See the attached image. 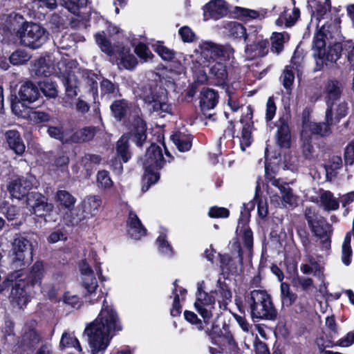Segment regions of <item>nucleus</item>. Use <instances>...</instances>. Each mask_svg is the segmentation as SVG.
<instances>
[{
  "instance_id": "1",
  "label": "nucleus",
  "mask_w": 354,
  "mask_h": 354,
  "mask_svg": "<svg viewBox=\"0 0 354 354\" xmlns=\"http://www.w3.org/2000/svg\"><path fill=\"white\" fill-rule=\"evenodd\" d=\"M122 330V325L117 311L104 299L97 318L88 324L84 330L91 354H102L113 337Z\"/></svg>"
},
{
  "instance_id": "2",
  "label": "nucleus",
  "mask_w": 354,
  "mask_h": 354,
  "mask_svg": "<svg viewBox=\"0 0 354 354\" xmlns=\"http://www.w3.org/2000/svg\"><path fill=\"white\" fill-rule=\"evenodd\" d=\"M32 181L24 176L12 180L7 186L8 191L12 198L21 200L26 197V204L29 212L38 217L44 218L53 212L54 206L48 202V198L37 192H31Z\"/></svg>"
},
{
  "instance_id": "3",
  "label": "nucleus",
  "mask_w": 354,
  "mask_h": 354,
  "mask_svg": "<svg viewBox=\"0 0 354 354\" xmlns=\"http://www.w3.org/2000/svg\"><path fill=\"white\" fill-rule=\"evenodd\" d=\"M247 310L254 322L259 320L275 321L278 311L271 295L266 290H253L244 295Z\"/></svg>"
},
{
  "instance_id": "4",
  "label": "nucleus",
  "mask_w": 354,
  "mask_h": 354,
  "mask_svg": "<svg viewBox=\"0 0 354 354\" xmlns=\"http://www.w3.org/2000/svg\"><path fill=\"white\" fill-rule=\"evenodd\" d=\"M205 333L209 337L211 343L218 347L216 348L209 346L210 354H223L227 353V350L231 352L238 348V344L230 330V326L225 322L223 324L222 329L218 325L213 323L210 329L205 330Z\"/></svg>"
},
{
  "instance_id": "5",
  "label": "nucleus",
  "mask_w": 354,
  "mask_h": 354,
  "mask_svg": "<svg viewBox=\"0 0 354 354\" xmlns=\"http://www.w3.org/2000/svg\"><path fill=\"white\" fill-rule=\"evenodd\" d=\"M140 97L149 107L151 112H156L160 115L162 113L172 115V105L169 103L168 91L166 88L156 86H144Z\"/></svg>"
},
{
  "instance_id": "6",
  "label": "nucleus",
  "mask_w": 354,
  "mask_h": 354,
  "mask_svg": "<svg viewBox=\"0 0 354 354\" xmlns=\"http://www.w3.org/2000/svg\"><path fill=\"white\" fill-rule=\"evenodd\" d=\"M21 44L31 49H37L46 43L49 33L41 25L24 21L16 33Z\"/></svg>"
},
{
  "instance_id": "7",
  "label": "nucleus",
  "mask_w": 354,
  "mask_h": 354,
  "mask_svg": "<svg viewBox=\"0 0 354 354\" xmlns=\"http://www.w3.org/2000/svg\"><path fill=\"white\" fill-rule=\"evenodd\" d=\"M32 245L30 240L19 235L14 239L10 253V266L23 271L32 259Z\"/></svg>"
},
{
  "instance_id": "8",
  "label": "nucleus",
  "mask_w": 354,
  "mask_h": 354,
  "mask_svg": "<svg viewBox=\"0 0 354 354\" xmlns=\"http://www.w3.org/2000/svg\"><path fill=\"white\" fill-rule=\"evenodd\" d=\"M40 93L39 88L31 81L23 84L18 92V95L11 93L10 95V106L13 112L21 111L19 104L22 107H28L29 104L39 99Z\"/></svg>"
},
{
  "instance_id": "9",
  "label": "nucleus",
  "mask_w": 354,
  "mask_h": 354,
  "mask_svg": "<svg viewBox=\"0 0 354 354\" xmlns=\"http://www.w3.org/2000/svg\"><path fill=\"white\" fill-rule=\"evenodd\" d=\"M204 288V281L198 282L196 299L194 305L196 311L203 317V322L208 324L213 317L212 310L214 309L215 298L205 292Z\"/></svg>"
},
{
  "instance_id": "10",
  "label": "nucleus",
  "mask_w": 354,
  "mask_h": 354,
  "mask_svg": "<svg viewBox=\"0 0 354 354\" xmlns=\"http://www.w3.org/2000/svg\"><path fill=\"white\" fill-rule=\"evenodd\" d=\"M147 124L142 115H134L129 122L128 131L123 133L136 147L142 148L147 138Z\"/></svg>"
},
{
  "instance_id": "11",
  "label": "nucleus",
  "mask_w": 354,
  "mask_h": 354,
  "mask_svg": "<svg viewBox=\"0 0 354 354\" xmlns=\"http://www.w3.org/2000/svg\"><path fill=\"white\" fill-rule=\"evenodd\" d=\"M20 276L12 286L10 297L13 303L21 308L30 301L31 290L34 286L23 278L22 271H20Z\"/></svg>"
},
{
  "instance_id": "12",
  "label": "nucleus",
  "mask_w": 354,
  "mask_h": 354,
  "mask_svg": "<svg viewBox=\"0 0 354 354\" xmlns=\"http://www.w3.org/2000/svg\"><path fill=\"white\" fill-rule=\"evenodd\" d=\"M269 53V41L262 35H256L254 40L245 46V53L250 60L266 57Z\"/></svg>"
},
{
  "instance_id": "13",
  "label": "nucleus",
  "mask_w": 354,
  "mask_h": 354,
  "mask_svg": "<svg viewBox=\"0 0 354 354\" xmlns=\"http://www.w3.org/2000/svg\"><path fill=\"white\" fill-rule=\"evenodd\" d=\"M166 163L161 147L156 143H151L147 149L142 166L152 167L162 169Z\"/></svg>"
},
{
  "instance_id": "14",
  "label": "nucleus",
  "mask_w": 354,
  "mask_h": 354,
  "mask_svg": "<svg viewBox=\"0 0 354 354\" xmlns=\"http://www.w3.org/2000/svg\"><path fill=\"white\" fill-rule=\"evenodd\" d=\"M277 130L275 134L277 145L281 149H290L291 147V132L288 118L282 115L279 118Z\"/></svg>"
},
{
  "instance_id": "15",
  "label": "nucleus",
  "mask_w": 354,
  "mask_h": 354,
  "mask_svg": "<svg viewBox=\"0 0 354 354\" xmlns=\"http://www.w3.org/2000/svg\"><path fill=\"white\" fill-rule=\"evenodd\" d=\"M227 5L225 0H211L204 6V17L206 19H221L227 13Z\"/></svg>"
},
{
  "instance_id": "16",
  "label": "nucleus",
  "mask_w": 354,
  "mask_h": 354,
  "mask_svg": "<svg viewBox=\"0 0 354 354\" xmlns=\"http://www.w3.org/2000/svg\"><path fill=\"white\" fill-rule=\"evenodd\" d=\"M342 53H344V42H335L330 44L324 53V59H320L316 70L321 71L324 65L336 63Z\"/></svg>"
},
{
  "instance_id": "17",
  "label": "nucleus",
  "mask_w": 354,
  "mask_h": 354,
  "mask_svg": "<svg viewBox=\"0 0 354 354\" xmlns=\"http://www.w3.org/2000/svg\"><path fill=\"white\" fill-rule=\"evenodd\" d=\"M209 74L214 80L215 84L227 88L228 85V72L225 63L221 62H210Z\"/></svg>"
},
{
  "instance_id": "18",
  "label": "nucleus",
  "mask_w": 354,
  "mask_h": 354,
  "mask_svg": "<svg viewBox=\"0 0 354 354\" xmlns=\"http://www.w3.org/2000/svg\"><path fill=\"white\" fill-rule=\"evenodd\" d=\"M62 83L65 87V102L71 103L77 97L79 91V80L77 75L72 72L64 73Z\"/></svg>"
},
{
  "instance_id": "19",
  "label": "nucleus",
  "mask_w": 354,
  "mask_h": 354,
  "mask_svg": "<svg viewBox=\"0 0 354 354\" xmlns=\"http://www.w3.org/2000/svg\"><path fill=\"white\" fill-rule=\"evenodd\" d=\"M219 95L216 91L209 87H203L200 93L199 106L201 111L214 109L218 103Z\"/></svg>"
},
{
  "instance_id": "20",
  "label": "nucleus",
  "mask_w": 354,
  "mask_h": 354,
  "mask_svg": "<svg viewBox=\"0 0 354 354\" xmlns=\"http://www.w3.org/2000/svg\"><path fill=\"white\" fill-rule=\"evenodd\" d=\"M325 31H328V30L326 29V24L323 25L320 30L316 32L313 37V57L316 62V67L317 66L320 59H324V53L326 50V34L324 32Z\"/></svg>"
},
{
  "instance_id": "21",
  "label": "nucleus",
  "mask_w": 354,
  "mask_h": 354,
  "mask_svg": "<svg viewBox=\"0 0 354 354\" xmlns=\"http://www.w3.org/2000/svg\"><path fill=\"white\" fill-rule=\"evenodd\" d=\"M102 198L100 196H88L82 202V215L78 218L84 220L89 216L98 214L102 205Z\"/></svg>"
},
{
  "instance_id": "22",
  "label": "nucleus",
  "mask_w": 354,
  "mask_h": 354,
  "mask_svg": "<svg viewBox=\"0 0 354 354\" xmlns=\"http://www.w3.org/2000/svg\"><path fill=\"white\" fill-rule=\"evenodd\" d=\"M305 219L311 232L317 236L322 239L326 234L324 229V218L311 209L306 208L305 210Z\"/></svg>"
},
{
  "instance_id": "23",
  "label": "nucleus",
  "mask_w": 354,
  "mask_h": 354,
  "mask_svg": "<svg viewBox=\"0 0 354 354\" xmlns=\"http://www.w3.org/2000/svg\"><path fill=\"white\" fill-rule=\"evenodd\" d=\"M324 93L326 104H335L339 100L342 93V83L337 79L328 80L325 84Z\"/></svg>"
},
{
  "instance_id": "24",
  "label": "nucleus",
  "mask_w": 354,
  "mask_h": 354,
  "mask_svg": "<svg viewBox=\"0 0 354 354\" xmlns=\"http://www.w3.org/2000/svg\"><path fill=\"white\" fill-rule=\"evenodd\" d=\"M80 270L82 274L86 276L83 279L82 286L88 295L93 294L98 287V283L95 277L93 276V270L86 260L82 261Z\"/></svg>"
},
{
  "instance_id": "25",
  "label": "nucleus",
  "mask_w": 354,
  "mask_h": 354,
  "mask_svg": "<svg viewBox=\"0 0 354 354\" xmlns=\"http://www.w3.org/2000/svg\"><path fill=\"white\" fill-rule=\"evenodd\" d=\"M127 224L130 228L129 234L132 239L140 240L142 236L147 235V230L143 225L137 214L132 211L129 212Z\"/></svg>"
},
{
  "instance_id": "26",
  "label": "nucleus",
  "mask_w": 354,
  "mask_h": 354,
  "mask_svg": "<svg viewBox=\"0 0 354 354\" xmlns=\"http://www.w3.org/2000/svg\"><path fill=\"white\" fill-rule=\"evenodd\" d=\"M6 142L17 155H22L26 149V146L21 136L20 133L17 130H8L5 133Z\"/></svg>"
},
{
  "instance_id": "27",
  "label": "nucleus",
  "mask_w": 354,
  "mask_h": 354,
  "mask_svg": "<svg viewBox=\"0 0 354 354\" xmlns=\"http://www.w3.org/2000/svg\"><path fill=\"white\" fill-rule=\"evenodd\" d=\"M129 109V102L124 98L115 100L110 105L111 114L117 122H122L127 118Z\"/></svg>"
},
{
  "instance_id": "28",
  "label": "nucleus",
  "mask_w": 354,
  "mask_h": 354,
  "mask_svg": "<svg viewBox=\"0 0 354 354\" xmlns=\"http://www.w3.org/2000/svg\"><path fill=\"white\" fill-rule=\"evenodd\" d=\"M44 274L45 270L44 263L41 261H37L31 266L28 274L23 273V278L32 286L36 285L40 286L44 277Z\"/></svg>"
},
{
  "instance_id": "29",
  "label": "nucleus",
  "mask_w": 354,
  "mask_h": 354,
  "mask_svg": "<svg viewBox=\"0 0 354 354\" xmlns=\"http://www.w3.org/2000/svg\"><path fill=\"white\" fill-rule=\"evenodd\" d=\"M290 34L286 31L273 32L270 37V51L277 55L284 50V45L290 40Z\"/></svg>"
},
{
  "instance_id": "30",
  "label": "nucleus",
  "mask_w": 354,
  "mask_h": 354,
  "mask_svg": "<svg viewBox=\"0 0 354 354\" xmlns=\"http://www.w3.org/2000/svg\"><path fill=\"white\" fill-rule=\"evenodd\" d=\"M193 136L177 131L171 136V140L180 152L189 151L192 147Z\"/></svg>"
},
{
  "instance_id": "31",
  "label": "nucleus",
  "mask_w": 354,
  "mask_h": 354,
  "mask_svg": "<svg viewBox=\"0 0 354 354\" xmlns=\"http://www.w3.org/2000/svg\"><path fill=\"white\" fill-rule=\"evenodd\" d=\"M55 199L58 208L66 212H71L76 203V198L66 190H58Z\"/></svg>"
},
{
  "instance_id": "32",
  "label": "nucleus",
  "mask_w": 354,
  "mask_h": 354,
  "mask_svg": "<svg viewBox=\"0 0 354 354\" xmlns=\"http://www.w3.org/2000/svg\"><path fill=\"white\" fill-rule=\"evenodd\" d=\"M97 132L94 126L84 127L73 132L70 136L68 141L73 143H83L92 140Z\"/></svg>"
},
{
  "instance_id": "33",
  "label": "nucleus",
  "mask_w": 354,
  "mask_h": 354,
  "mask_svg": "<svg viewBox=\"0 0 354 354\" xmlns=\"http://www.w3.org/2000/svg\"><path fill=\"white\" fill-rule=\"evenodd\" d=\"M144 174L142 176V192H146L150 187L156 183L160 178L159 171L155 167L142 166Z\"/></svg>"
},
{
  "instance_id": "34",
  "label": "nucleus",
  "mask_w": 354,
  "mask_h": 354,
  "mask_svg": "<svg viewBox=\"0 0 354 354\" xmlns=\"http://www.w3.org/2000/svg\"><path fill=\"white\" fill-rule=\"evenodd\" d=\"M129 140L126 136L122 135L115 145V154L124 163L129 162L132 157Z\"/></svg>"
},
{
  "instance_id": "35",
  "label": "nucleus",
  "mask_w": 354,
  "mask_h": 354,
  "mask_svg": "<svg viewBox=\"0 0 354 354\" xmlns=\"http://www.w3.org/2000/svg\"><path fill=\"white\" fill-rule=\"evenodd\" d=\"M41 342V335L35 328H30L22 336L21 344L25 348L32 350Z\"/></svg>"
},
{
  "instance_id": "36",
  "label": "nucleus",
  "mask_w": 354,
  "mask_h": 354,
  "mask_svg": "<svg viewBox=\"0 0 354 354\" xmlns=\"http://www.w3.org/2000/svg\"><path fill=\"white\" fill-rule=\"evenodd\" d=\"M118 57L120 59V64L126 69H133L138 64L136 57L131 53L129 47L122 46L120 48L118 52Z\"/></svg>"
},
{
  "instance_id": "37",
  "label": "nucleus",
  "mask_w": 354,
  "mask_h": 354,
  "mask_svg": "<svg viewBox=\"0 0 354 354\" xmlns=\"http://www.w3.org/2000/svg\"><path fill=\"white\" fill-rule=\"evenodd\" d=\"M201 48L202 53L214 61L217 58L225 56V50L223 46L216 44L212 41H205L203 43Z\"/></svg>"
},
{
  "instance_id": "38",
  "label": "nucleus",
  "mask_w": 354,
  "mask_h": 354,
  "mask_svg": "<svg viewBox=\"0 0 354 354\" xmlns=\"http://www.w3.org/2000/svg\"><path fill=\"white\" fill-rule=\"evenodd\" d=\"M59 347L61 350L74 348L80 354H83L82 348L74 333L64 331L62 335Z\"/></svg>"
},
{
  "instance_id": "39",
  "label": "nucleus",
  "mask_w": 354,
  "mask_h": 354,
  "mask_svg": "<svg viewBox=\"0 0 354 354\" xmlns=\"http://www.w3.org/2000/svg\"><path fill=\"white\" fill-rule=\"evenodd\" d=\"M240 122L243 124L241 137L240 138V147L243 151H245L246 147H249L252 142V127H253V122H245L242 116Z\"/></svg>"
},
{
  "instance_id": "40",
  "label": "nucleus",
  "mask_w": 354,
  "mask_h": 354,
  "mask_svg": "<svg viewBox=\"0 0 354 354\" xmlns=\"http://www.w3.org/2000/svg\"><path fill=\"white\" fill-rule=\"evenodd\" d=\"M225 28L227 30L228 35L238 39H243L246 42L249 35L247 33L245 27L239 22L230 21L226 24Z\"/></svg>"
},
{
  "instance_id": "41",
  "label": "nucleus",
  "mask_w": 354,
  "mask_h": 354,
  "mask_svg": "<svg viewBox=\"0 0 354 354\" xmlns=\"http://www.w3.org/2000/svg\"><path fill=\"white\" fill-rule=\"evenodd\" d=\"M39 88L43 95L47 98H55L58 95L56 82L50 78H44L38 82Z\"/></svg>"
},
{
  "instance_id": "42",
  "label": "nucleus",
  "mask_w": 354,
  "mask_h": 354,
  "mask_svg": "<svg viewBox=\"0 0 354 354\" xmlns=\"http://www.w3.org/2000/svg\"><path fill=\"white\" fill-rule=\"evenodd\" d=\"M102 160L101 156L98 154L85 153L82 158L80 163L86 171V174L90 176L93 173L94 167L99 165Z\"/></svg>"
},
{
  "instance_id": "43",
  "label": "nucleus",
  "mask_w": 354,
  "mask_h": 354,
  "mask_svg": "<svg viewBox=\"0 0 354 354\" xmlns=\"http://www.w3.org/2000/svg\"><path fill=\"white\" fill-rule=\"evenodd\" d=\"M220 268L227 274H238V266L229 254H218Z\"/></svg>"
},
{
  "instance_id": "44",
  "label": "nucleus",
  "mask_w": 354,
  "mask_h": 354,
  "mask_svg": "<svg viewBox=\"0 0 354 354\" xmlns=\"http://www.w3.org/2000/svg\"><path fill=\"white\" fill-rule=\"evenodd\" d=\"M82 77L86 84L89 86L90 91L94 97L98 95V83L99 75L93 71L89 69H84L82 72Z\"/></svg>"
},
{
  "instance_id": "45",
  "label": "nucleus",
  "mask_w": 354,
  "mask_h": 354,
  "mask_svg": "<svg viewBox=\"0 0 354 354\" xmlns=\"http://www.w3.org/2000/svg\"><path fill=\"white\" fill-rule=\"evenodd\" d=\"M297 298V295L290 290L288 283L282 282L281 283V299L283 306L287 308L292 306Z\"/></svg>"
},
{
  "instance_id": "46",
  "label": "nucleus",
  "mask_w": 354,
  "mask_h": 354,
  "mask_svg": "<svg viewBox=\"0 0 354 354\" xmlns=\"http://www.w3.org/2000/svg\"><path fill=\"white\" fill-rule=\"evenodd\" d=\"M32 71L37 77H44V78H49L53 73L52 68L46 63V59L44 57L35 60Z\"/></svg>"
},
{
  "instance_id": "47",
  "label": "nucleus",
  "mask_w": 354,
  "mask_h": 354,
  "mask_svg": "<svg viewBox=\"0 0 354 354\" xmlns=\"http://www.w3.org/2000/svg\"><path fill=\"white\" fill-rule=\"evenodd\" d=\"M216 293L222 299V301L220 302V306L221 304L226 306L232 300V293L229 285L225 281H222L221 279L217 281V290H216Z\"/></svg>"
},
{
  "instance_id": "48",
  "label": "nucleus",
  "mask_w": 354,
  "mask_h": 354,
  "mask_svg": "<svg viewBox=\"0 0 354 354\" xmlns=\"http://www.w3.org/2000/svg\"><path fill=\"white\" fill-rule=\"evenodd\" d=\"M95 39L101 50L109 56L114 55V49L111 41L106 38L104 31L98 32L95 35Z\"/></svg>"
},
{
  "instance_id": "49",
  "label": "nucleus",
  "mask_w": 354,
  "mask_h": 354,
  "mask_svg": "<svg viewBox=\"0 0 354 354\" xmlns=\"http://www.w3.org/2000/svg\"><path fill=\"white\" fill-rule=\"evenodd\" d=\"M320 202L324 209L327 211L337 210L339 204L330 191H324L320 196Z\"/></svg>"
},
{
  "instance_id": "50",
  "label": "nucleus",
  "mask_w": 354,
  "mask_h": 354,
  "mask_svg": "<svg viewBox=\"0 0 354 354\" xmlns=\"http://www.w3.org/2000/svg\"><path fill=\"white\" fill-rule=\"evenodd\" d=\"M301 140L302 141L301 152L305 160H311L314 158V147L312 144V137L310 135H302L301 133Z\"/></svg>"
},
{
  "instance_id": "51",
  "label": "nucleus",
  "mask_w": 354,
  "mask_h": 354,
  "mask_svg": "<svg viewBox=\"0 0 354 354\" xmlns=\"http://www.w3.org/2000/svg\"><path fill=\"white\" fill-rule=\"evenodd\" d=\"M331 133V129L328 124L325 122H313L307 129V134L310 135H318L322 137L327 136Z\"/></svg>"
},
{
  "instance_id": "52",
  "label": "nucleus",
  "mask_w": 354,
  "mask_h": 354,
  "mask_svg": "<svg viewBox=\"0 0 354 354\" xmlns=\"http://www.w3.org/2000/svg\"><path fill=\"white\" fill-rule=\"evenodd\" d=\"M153 50L164 60L171 61L175 58L176 52L164 46L163 41H157L152 46Z\"/></svg>"
},
{
  "instance_id": "53",
  "label": "nucleus",
  "mask_w": 354,
  "mask_h": 354,
  "mask_svg": "<svg viewBox=\"0 0 354 354\" xmlns=\"http://www.w3.org/2000/svg\"><path fill=\"white\" fill-rule=\"evenodd\" d=\"M156 243L158 245V251L162 254L168 257H172L174 256V249L167 240V235L165 234L162 233L158 236Z\"/></svg>"
},
{
  "instance_id": "54",
  "label": "nucleus",
  "mask_w": 354,
  "mask_h": 354,
  "mask_svg": "<svg viewBox=\"0 0 354 354\" xmlns=\"http://www.w3.org/2000/svg\"><path fill=\"white\" fill-rule=\"evenodd\" d=\"M30 59V55L23 49H17L9 57L10 62L14 66L26 64Z\"/></svg>"
},
{
  "instance_id": "55",
  "label": "nucleus",
  "mask_w": 354,
  "mask_h": 354,
  "mask_svg": "<svg viewBox=\"0 0 354 354\" xmlns=\"http://www.w3.org/2000/svg\"><path fill=\"white\" fill-rule=\"evenodd\" d=\"M255 203L253 201H250L248 203H243L241 211V215L239 218V226L241 225V227H245L250 218V212L254 209Z\"/></svg>"
},
{
  "instance_id": "56",
  "label": "nucleus",
  "mask_w": 354,
  "mask_h": 354,
  "mask_svg": "<svg viewBox=\"0 0 354 354\" xmlns=\"http://www.w3.org/2000/svg\"><path fill=\"white\" fill-rule=\"evenodd\" d=\"M308 3L310 7L315 8V10H313L312 12L313 15H315V17L319 21L324 18L327 12H330L328 8L323 5L320 0H308Z\"/></svg>"
},
{
  "instance_id": "57",
  "label": "nucleus",
  "mask_w": 354,
  "mask_h": 354,
  "mask_svg": "<svg viewBox=\"0 0 354 354\" xmlns=\"http://www.w3.org/2000/svg\"><path fill=\"white\" fill-rule=\"evenodd\" d=\"M62 5L69 12L76 14L87 5L88 0H61Z\"/></svg>"
},
{
  "instance_id": "58",
  "label": "nucleus",
  "mask_w": 354,
  "mask_h": 354,
  "mask_svg": "<svg viewBox=\"0 0 354 354\" xmlns=\"http://www.w3.org/2000/svg\"><path fill=\"white\" fill-rule=\"evenodd\" d=\"M3 344H10L8 338L15 340L16 334L15 332V323L10 319H6L2 329Z\"/></svg>"
},
{
  "instance_id": "59",
  "label": "nucleus",
  "mask_w": 354,
  "mask_h": 354,
  "mask_svg": "<svg viewBox=\"0 0 354 354\" xmlns=\"http://www.w3.org/2000/svg\"><path fill=\"white\" fill-rule=\"evenodd\" d=\"M134 52L139 58L143 59L145 62L152 60L154 57V55L149 50L148 46L140 41L136 46Z\"/></svg>"
},
{
  "instance_id": "60",
  "label": "nucleus",
  "mask_w": 354,
  "mask_h": 354,
  "mask_svg": "<svg viewBox=\"0 0 354 354\" xmlns=\"http://www.w3.org/2000/svg\"><path fill=\"white\" fill-rule=\"evenodd\" d=\"M97 183L99 187L104 189H110L113 185L109 172L106 170H101L97 172Z\"/></svg>"
},
{
  "instance_id": "61",
  "label": "nucleus",
  "mask_w": 354,
  "mask_h": 354,
  "mask_svg": "<svg viewBox=\"0 0 354 354\" xmlns=\"http://www.w3.org/2000/svg\"><path fill=\"white\" fill-rule=\"evenodd\" d=\"M100 90L102 95H113L117 91L118 95L121 96V94L119 93L118 85L113 84L107 78L104 77L100 82Z\"/></svg>"
},
{
  "instance_id": "62",
  "label": "nucleus",
  "mask_w": 354,
  "mask_h": 354,
  "mask_svg": "<svg viewBox=\"0 0 354 354\" xmlns=\"http://www.w3.org/2000/svg\"><path fill=\"white\" fill-rule=\"evenodd\" d=\"M283 86L287 91H291L295 80V73L293 67L286 66L283 70Z\"/></svg>"
},
{
  "instance_id": "63",
  "label": "nucleus",
  "mask_w": 354,
  "mask_h": 354,
  "mask_svg": "<svg viewBox=\"0 0 354 354\" xmlns=\"http://www.w3.org/2000/svg\"><path fill=\"white\" fill-rule=\"evenodd\" d=\"M207 80V77L206 74L202 75L201 80L199 79L198 77L196 80H194L192 84H190L188 86L185 93V97L187 99L194 97L196 94L199 86L205 84Z\"/></svg>"
},
{
  "instance_id": "64",
  "label": "nucleus",
  "mask_w": 354,
  "mask_h": 354,
  "mask_svg": "<svg viewBox=\"0 0 354 354\" xmlns=\"http://www.w3.org/2000/svg\"><path fill=\"white\" fill-rule=\"evenodd\" d=\"M351 68L354 70V43L352 40H347L344 41V53H343Z\"/></svg>"
}]
</instances>
